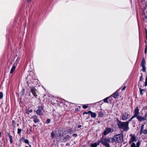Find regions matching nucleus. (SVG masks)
<instances>
[{"mask_svg": "<svg viewBox=\"0 0 147 147\" xmlns=\"http://www.w3.org/2000/svg\"><path fill=\"white\" fill-rule=\"evenodd\" d=\"M117 119V125L119 128L123 129L124 131H126L129 129L128 122H122Z\"/></svg>", "mask_w": 147, "mask_h": 147, "instance_id": "nucleus-1", "label": "nucleus"}, {"mask_svg": "<svg viewBox=\"0 0 147 147\" xmlns=\"http://www.w3.org/2000/svg\"><path fill=\"white\" fill-rule=\"evenodd\" d=\"M101 142L106 147H110L109 143H113V140L111 138H103L101 140Z\"/></svg>", "mask_w": 147, "mask_h": 147, "instance_id": "nucleus-2", "label": "nucleus"}, {"mask_svg": "<svg viewBox=\"0 0 147 147\" xmlns=\"http://www.w3.org/2000/svg\"><path fill=\"white\" fill-rule=\"evenodd\" d=\"M114 142L120 143L123 142V135L122 134L116 135L114 136L113 138Z\"/></svg>", "mask_w": 147, "mask_h": 147, "instance_id": "nucleus-3", "label": "nucleus"}, {"mask_svg": "<svg viewBox=\"0 0 147 147\" xmlns=\"http://www.w3.org/2000/svg\"><path fill=\"white\" fill-rule=\"evenodd\" d=\"M113 129L111 128H106L105 129L104 132L103 133V134L105 136L107 134H109L111 132H113Z\"/></svg>", "mask_w": 147, "mask_h": 147, "instance_id": "nucleus-4", "label": "nucleus"}, {"mask_svg": "<svg viewBox=\"0 0 147 147\" xmlns=\"http://www.w3.org/2000/svg\"><path fill=\"white\" fill-rule=\"evenodd\" d=\"M43 112V108L42 107H39L38 109L36 111V113L38 115H42Z\"/></svg>", "mask_w": 147, "mask_h": 147, "instance_id": "nucleus-5", "label": "nucleus"}, {"mask_svg": "<svg viewBox=\"0 0 147 147\" xmlns=\"http://www.w3.org/2000/svg\"><path fill=\"white\" fill-rule=\"evenodd\" d=\"M129 136L131 137L130 140L129 142V144H131L133 142L136 141V138L134 135L130 134Z\"/></svg>", "mask_w": 147, "mask_h": 147, "instance_id": "nucleus-6", "label": "nucleus"}, {"mask_svg": "<svg viewBox=\"0 0 147 147\" xmlns=\"http://www.w3.org/2000/svg\"><path fill=\"white\" fill-rule=\"evenodd\" d=\"M129 117V114L127 113H125L122 115V119L123 120H126Z\"/></svg>", "mask_w": 147, "mask_h": 147, "instance_id": "nucleus-7", "label": "nucleus"}, {"mask_svg": "<svg viewBox=\"0 0 147 147\" xmlns=\"http://www.w3.org/2000/svg\"><path fill=\"white\" fill-rule=\"evenodd\" d=\"M31 91L34 96L36 97L37 96V95L36 93L37 90L34 87H32L31 88Z\"/></svg>", "mask_w": 147, "mask_h": 147, "instance_id": "nucleus-8", "label": "nucleus"}, {"mask_svg": "<svg viewBox=\"0 0 147 147\" xmlns=\"http://www.w3.org/2000/svg\"><path fill=\"white\" fill-rule=\"evenodd\" d=\"M139 109L138 107H137L136 108L134 109V114L133 115L135 117H136L137 115H138L139 114Z\"/></svg>", "mask_w": 147, "mask_h": 147, "instance_id": "nucleus-9", "label": "nucleus"}, {"mask_svg": "<svg viewBox=\"0 0 147 147\" xmlns=\"http://www.w3.org/2000/svg\"><path fill=\"white\" fill-rule=\"evenodd\" d=\"M31 119H34L33 121L35 123H36L39 121V119L37 118V116L36 115L32 116Z\"/></svg>", "mask_w": 147, "mask_h": 147, "instance_id": "nucleus-10", "label": "nucleus"}, {"mask_svg": "<svg viewBox=\"0 0 147 147\" xmlns=\"http://www.w3.org/2000/svg\"><path fill=\"white\" fill-rule=\"evenodd\" d=\"M100 142V141H98L95 143H92L90 144V147H97L98 145H99Z\"/></svg>", "mask_w": 147, "mask_h": 147, "instance_id": "nucleus-11", "label": "nucleus"}, {"mask_svg": "<svg viewBox=\"0 0 147 147\" xmlns=\"http://www.w3.org/2000/svg\"><path fill=\"white\" fill-rule=\"evenodd\" d=\"M136 117L139 121H141L145 120V117L144 118V117H141L138 115L136 116Z\"/></svg>", "mask_w": 147, "mask_h": 147, "instance_id": "nucleus-12", "label": "nucleus"}, {"mask_svg": "<svg viewBox=\"0 0 147 147\" xmlns=\"http://www.w3.org/2000/svg\"><path fill=\"white\" fill-rule=\"evenodd\" d=\"M71 138V137L69 135H67L63 138V140L64 142H66L67 141L69 140Z\"/></svg>", "mask_w": 147, "mask_h": 147, "instance_id": "nucleus-13", "label": "nucleus"}, {"mask_svg": "<svg viewBox=\"0 0 147 147\" xmlns=\"http://www.w3.org/2000/svg\"><path fill=\"white\" fill-rule=\"evenodd\" d=\"M119 94V92L118 91H116L115 93L113 94L111 96H112L114 98H116L117 97V96Z\"/></svg>", "mask_w": 147, "mask_h": 147, "instance_id": "nucleus-14", "label": "nucleus"}, {"mask_svg": "<svg viewBox=\"0 0 147 147\" xmlns=\"http://www.w3.org/2000/svg\"><path fill=\"white\" fill-rule=\"evenodd\" d=\"M141 65L142 67V69H143L145 67V61L144 58H142L141 62Z\"/></svg>", "mask_w": 147, "mask_h": 147, "instance_id": "nucleus-15", "label": "nucleus"}, {"mask_svg": "<svg viewBox=\"0 0 147 147\" xmlns=\"http://www.w3.org/2000/svg\"><path fill=\"white\" fill-rule=\"evenodd\" d=\"M16 67V66L14 64L12 67L11 71L10 73L12 74L14 71Z\"/></svg>", "mask_w": 147, "mask_h": 147, "instance_id": "nucleus-16", "label": "nucleus"}, {"mask_svg": "<svg viewBox=\"0 0 147 147\" xmlns=\"http://www.w3.org/2000/svg\"><path fill=\"white\" fill-rule=\"evenodd\" d=\"M91 114V117L92 118H95L96 116V114L95 113L92 112L91 111V112L90 113Z\"/></svg>", "mask_w": 147, "mask_h": 147, "instance_id": "nucleus-17", "label": "nucleus"}, {"mask_svg": "<svg viewBox=\"0 0 147 147\" xmlns=\"http://www.w3.org/2000/svg\"><path fill=\"white\" fill-rule=\"evenodd\" d=\"M8 135L9 136V138L10 139V141L11 144L13 143V139L12 136L10 135L9 134H8Z\"/></svg>", "mask_w": 147, "mask_h": 147, "instance_id": "nucleus-18", "label": "nucleus"}, {"mask_svg": "<svg viewBox=\"0 0 147 147\" xmlns=\"http://www.w3.org/2000/svg\"><path fill=\"white\" fill-rule=\"evenodd\" d=\"M144 125H142L140 129V134H142V131L144 128Z\"/></svg>", "mask_w": 147, "mask_h": 147, "instance_id": "nucleus-19", "label": "nucleus"}, {"mask_svg": "<svg viewBox=\"0 0 147 147\" xmlns=\"http://www.w3.org/2000/svg\"><path fill=\"white\" fill-rule=\"evenodd\" d=\"M32 109L28 110L26 111V113L27 114H29L30 113H32Z\"/></svg>", "mask_w": 147, "mask_h": 147, "instance_id": "nucleus-20", "label": "nucleus"}, {"mask_svg": "<svg viewBox=\"0 0 147 147\" xmlns=\"http://www.w3.org/2000/svg\"><path fill=\"white\" fill-rule=\"evenodd\" d=\"M110 96L107 97L106 98H105V99H104L103 100L104 102L106 103H108V99L109 98Z\"/></svg>", "mask_w": 147, "mask_h": 147, "instance_id": "nucleus-21", "label": "nucleus"}, {"mask_svg": "<svg viewBox=\"0 0 147 147\" xmlns=\"http://www.w3.org/2000/svg\"><path fill=\"white\" fill-rule=\"evenodd\" d=\"M22 130L21 129L18 128V134L19 135H20Z\"/></svg>", "mask_w": 147, "mask_h": 147, "instance_id": "nucleus-22", "label": "nucleus"}, {"mask_svg": "<svg viewBox=\"0 0 147 147\" xmlns=\"http://www.w3.org/2000/svg\"><path fill=\"white\" fill-rule=\"evenodd\" d=\"M104 115L103 113L101 112H99L98 116L102 117Z\"/></svg>", "mask_w": 147, "mask_h": 147, "instance_id": "nucleus-23", "label": "nucleus"}, {"mask_svg": "<svg viewBox=\"0 0 147 147\" xmlns=\"http://www.w3.org/2000/svg\"><path fill=\"white\" fill-rule=\"evenodd\" d=\"M83 107L84 109H86L88 107V105L87 104L84 105L82 106Z\"/></svg>", "mask_w": 147, "mask_h": 147, "instance_id": "nucleus-24", "label": "nucleus"}, {"mask_svg": "<svg viewBox=\"0 0 147 147\" xmlns=\"http://www.w3.org/2000/svg\"><path fill=\"white\" fill-rule=\"evenodd\" d=\"M139 89H140V94L141 95H142L143 94L142 92H143V91L144 92L145 90L142 89L140 88H139Z\"/></svg>", "mask_w": 147, "mask_h": 147, "instance_id": "nucleus-25", "label": "nucleus"}, {"mask_svg": "<svg viewBox=\"0 0 147 147\" xmlns=\"http://www.w3.org/2000/svg\"><path fill=\"white\" fill-rule=\"evenodd\" d=\"M73 133V131L72 130L70 129L68 131V133L69 134H71Z\"/></svg>", "mask_w": 147, "mask_h": 147, "instance_id": "nucleus-26", "label": "nucleus"}, {"mask_svg": "<svg viewBox=\"0 0 147 147\" xmlns=\"http://www.w3.org/2000/svg\"><path fill=\"white\" fill-rule=\"evenodd\" d=\"M55 136V134L54 132L53 131H52L51 133V137L52 138L54 137Z\"/></svg>", "mask_w": 147, "mask_h": 147, "instance_id": "nucleus-27", "label": "nucleus"}, {"mask_svg": "<svg viewBox=\"0 0 147 147\" xmlns=\"http://www.w3.org/2000/svg\"><path fill=\"white\" fill-rule=\"evenodd\" d=\"M140 142L139 141L138 142L136 143V147H139L140 145Z\"/></svg>", "mask_w": 147, "mask_h": 147, "instance_id": "nucleus-28", "label": "nucleus"}, {"mask_svg": "<svg viewBox=\"0 0 147 147\" xmlns=\"http://www.w3.org/2000/svg\"><path fill=\"white\" fill-rule=\"evenodd\" d=\"M142 133H143L144 134H147V129H145L144 131H142Z\"/></svg>", "mask_w": 147, "mask_h": 147, "instance_id": "nucleus-29", "label": "nucleus"}, {"mask_svg": "<svg viewBox=\"0 0 147 147\" xmlns=\"http://www.w3.org/2000/svg\"><path fill=\"white\" fill-rule=\"evenodd\" d=\"M91 112V111H89L88 112H85L84 113H83V114H89Z\"/></svg>", "mask_w": 147, "mask_h": 147, "instance_id": "nucleus-30", "label": "nucleus"}, {"mask_svg": "<svg viewBox=\"0 0 147 147\" xmlns=\"http://www.w3.org/2000/svg\"><path fill=\"white\" fill-rule=\"evenodd\" d=\"M131 147H136V144L134 143H132L131 145Z\"/></svg>", "mask_w": 147, "mask_h": 147, "instance_id": "nucleus-31", "label": "nucleus"}, {"mask_svg": "<svg viewBox=\"0 0 147 147\" xmlns=\"http://www.w3.org/2000/svg\"><path fill=\"white\" fill-rule=\"evenodd\" d=\"M145 86H147V76L146 78L145 82Z\"/></svg>", "mask_w": 147, "mask_h": 147, "instance_id": "nucleus-32", "label": "nucleus"}, {"mask_svg": "<svg viewBox=\"0 0 147 147\" xmlns=\"http://www.w3.org/2000/svg\"><path fill=\"white\" fill-rule=\"evenodd\" d=\"M134 117H134V116H133L128 121H126V122H128V123H129V122L131 121L132 119H133L134 118Z\"/></svg>", "mask_w": 147, "mask_h": 147, "instance_id": "nucleus-33", "label": "nucleus"}, {"mask_svg": "<svg viewBox=\"0 0 147 147\" xmlns=\"http://www.w3.org/2000/svg\"><path fill=\"white\" fill-rule=\"evenodd\" d=\"M3 97V93L2 92H0V98L1 99Z\"/></svg>", "mask_w": 147, "mask_h": 147, "instance_id": "nucleus-34", "label": "nucleus"}, {"mask_svg": "<svg viewBox=\"0 0 147 147\" xmlns=\"http://www.w3.org/2000/svg\"><path fill=\"white\" fill-rule=\"evenodd\" d=\"M24 142L25 143L27 144H29V142L28 140L26 139V140H24Z\"/></svg>", "mask_w": 147, "mask_h": 147, "instance_id": "nucleus-35", "label": "nucleus"}, {"mask_svg": "<svg viewBox=\"0 0 147 147\" xmlns=\"http://www.w3.org/2000/svg\"><path fill=\"white\" fill-rule=\"evenodd\" d=\"M16 122L14 120H13L12 122V124L14 125V127H15L16 125H15Z\"/></svg>", "mask_w": 147, "mask_h": 147, "instance_id": "nucleus-36", "label": "nucleus"}, {"mask_svg": "<svg viewBox=\"0 0 147 147\" xmlns=\"http://www.w3.org/2000/svg\"><path fill=\"white\" fill-rule=\"evenodd\" d=\"M72 136H73V137H74V138H76V137L77 136V134H73V135H72Z\"/></svg>", "mask_w": 147, "mask_h": 147, "instance_id": "nucleus-37", "label": "nucleus"}, {"mask_svg": "<svg viewBox=\"0 0 147 147\" xmlns=\"http://www.w3.org/2000/svg\"><path fill=\"white\" fill-rule=\"evenodd\" d=\"M147 117V113H146L145 115H144V118L145 117V120L146 119V117Z\"/></svg>", "mask_w": 147, "mask_h": 147, "instance_id": "nucleus-38", "label": "nucleus"}, {"mask_svg": "<svg viewBox=\"0 0 147 147\" xmlns=\"http://www.w3.org/2000/svg\"><path fill=\"white\" fill-rule=\"evenodd\" d=\"M50 121L49 119H47L46 121V123H48L50 122Z\"/></svg>", "mask_w": 147, "mask_h": 147, "instance_id": "nucleus-39", "label": "nucleus"}, {"mask_svg": "<svg viewBox=\"0 0 147 147\" xmlns=\"http://www.w3.org/2000/svg\"><path fill=\"white\" fill-rule=\"evenodd\" d=\"M24 140H24H25V137H22V138H21V139H20V140Z\"/></svg>", "mask_w": 147, "mask_h": 147, "instance_id": "nucleus-40", "label": "nucleus"}, {"mask_svg": "<svg viewBox=\"0 0 147 147\" xmlns=\"http://www.w3.org/2000/svg\"><path fill=\"white\" fill-rule=\"evenodd\" d=\"M147 47H146V48L145 49V53H146V52H147Z\"/></svg>", "mask_w": 147, "mask_h": 147, "instance_id": "nucleus-41", "label": "nucleus"}, {"mask_svg": "<svg viewBox=\"0 0 147 147\" xmlns=\"http://www.w3.org/2000/svg\"><path fill=\"white\" fill-rule=\"evenodd\" d=\"M125 88H126V86H124V87H123V88L122 89V90H124L125 89Z\"/></svg>", "mask_w": 147, "mask_h": 147, "instance_id": "nucleus-42", "label": "nucleus"}, {"mask_svg": "<svg viewBox=\"0 0 147 147\" xmlns=\"http://www.w3.org/2000/svg\"><path fill=\"white\" fill-rule=\"evenodd\" d=\"M142 70H143V71H145V67L143 69H142Z\"/></svg>", "mask_w": 147, "mask_h": 147, "instance_id": "nucleus-43", "label": "nucleus"}, {"mask_svg": "<svg viewBox=\"0 0 147 147\" xmlns=\"http://www.w3.org/2000/svg\"><path fill=\"white\" fill-rule=\"evenodd\" d=\"M146 35H147V31L146 29Z\"/></svg>", "mask_w": 147, "mask_h": 147, "instance_id": "nucleus-44", "label": "nucleus"}, {"mask_svg": "<svg viewBox=\"0 0 147 147\" xmlns=\"http://www.w3.org/2000/svg\"><path fill=\"white\" fill-rule=\"evenodd\" d=\"M81 127V125H79V126H78V128L80 127Z\"/></svg>", "mask_w": 147, "mask_h": 147, "instance_id": "nucleus-45", "label": "nucleus"}, {"mask_svg": "<svg viewBox=\"0 0 147 147\" xmlns=\"http://www.w3.org/2000/svg\"><path fill=\"white\" fill-rule=\"evenodd\" d=\"M32 0H28V2H30Z\"/></svg>", "mask_w": 147, "mask_h": 147, "instance_id": "nucleus-46", "label": "nucleus"}, {"mask_svg": "<svg viewBox=\"0 0 147 147\" xmlns=\"http://www.w3.org/2000/svg\"><path fill=\"white\" fill-rule=\"evenodd\" d=\"M146 39L147 40V35H146Z\"/></svg>", "mask_w": 147, "mask_h": 147, "instance_id": "nucleus-47", "label": "nucleus"}, {"mask_svg": "<svg viewBox=\"0 0 147 147\" xmlns=\"http://www.w3.org/2000/svg\"><path fill=\"white\" fill-rule=\"evenodd\" d=\"M29 146H30V147H31V146L30 145H29Z\"/></svg>", "mask_w": 147, "mask_h": 147, "instance_id": "nucleus-48", "label": "nucleus"}, {"mask_svg": "<svg viewBox=\"0 0 147 147\" xmlns=\"http://www.w3.org/2000/svg\"><path fill=\"white\" fill-rule=\"evenodd\" d=\"M116 115H118V114H117V113H116Z\"/></svg>", "mask_w": 147, "mask_h": 147, "instance_id": "nucleus-49", "label": "nucleus"}, {"mask_svg": "<svg viewBox=\"0 0 147 147\" xmlns=\"http://www.w3.org/2000/svg\"><path fill=\"white\" fill-rule=\"evenodd\" d=\"M17 125H18V126L19 125V124H17Z\"/></svg>", "mask_w": 147, "mask_h": 147, "instance_id": "nucleus-50", "label": "nucleus"}, {"mask_svg": "<svg viewBox=\"0 0 147 147\" xmlns=\"http://www.w3.org/2000/svg\"><path fill=\"white\" fill-rule=\"evenodd\" d=\"M25 147H28V146H25Z\"/></svg>", "mask_w": 147, "mask_h": 147, "instance_id": "nucleus-51", "label": "nucleus"}]
</instances>
